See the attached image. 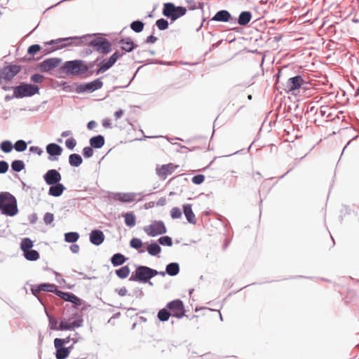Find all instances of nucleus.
I'll return each mask as SVG.
<instances>
[{
	"instance_id": "1",
	"label": "nucleus",
	"mask_w": 359,
	"mask_h": 359,
	"mask_svg": "<svg viewBox=\"0 0 359 359\" xmlns=\"http://www.w3.org/2000/svg\"><path fill=\"white\" fill-rule=\"evenodd\" d=\"M0 210L3 214L8 216H14L18 213L17 201L11 194L0 193Z\"/></svg>"
},
{
	"instance_id": "2",
	"label": "nucleus",
	"mask_w": 359,
	"mask_h": 359,
	"mask_svg": "<svg viewBox=\"0 0 359 359\" xmlns=\"http://www.w3.org/2000/svg\"><path fill=\"white\" fill-rule=\"evenodd\" d=\"M88 70V66L81 60L67 61L61 67L62 73L72 76L84 74Z\"/></svg>"
},
{
	"instance_id": "3",
	"label": "nucleus",
	"mask_w": 359,
	"mask_h": 359,
	"mask_svg": "<svg viewBox=\"0 0 359 359\" xmlns=\"http://www.w3.org/2000/svg\"><path fill=\"white\" fill-rule=\"evenodd\" d=\"M152 273V268L149 266L135 265V269L132 272L128 280L142 283L144 281H149V278H153Z\"/></svg>"
},
{
	"instance_id": "4",
	"label": "nucleus",
	"mask_w": 359,
	"mask_h": 359,
	"mask_svg": "<svg viewBox=\"0 0 359 359\" xmlns=\"http://www.w3.org/2000/svg\"><path fill=\"white\" fill-rule=\"evenodd\" d=\"M165 306L172 317L177 319H181L183 317L189 318L188 314H186L184 302L180 299H175L168 302Z\"/></svg>"
},
{
	"instance_id": "5",
	"label": "nucleus",
	"mask_w": 359,
	"mask_h": 359,
	"mask_svg": "<svg viewBox=\"0 0 359 359\" xmlns=\"http://www.w3.org/2000/svg\"><path fill=\"white\" fill-rule=\"evenodd\" d=\"M45 314L48 320V328L55 331H68L67 319L62 318L58 323V320L45 308Z\"/></svg>"
},
{
	"instance_id": "6",
	"label": "nucleus",
	"mask_w": 359,
	"mask_h": 359,
	"mask_svg": "<svg viewBox=\"0 0 359 359\" xmlns=\"http://www.w3.org/2000/svg\"><path fill=\"white\" fill-rule=\"evenodd\" d=\"M39 88L32 84L22 83L13 88V94L15 97H29L36 94Z\"/></svg>"
},
{
	"instance_id": "7",
	"label": "nucleus",
	"mask_w": 359,
	"mask_h": 359,
	"mask_svg": "<svg viewBox=\"0 0 359 359\" xmlns=\"http://www.w3.org/2000/svg\"><path fill=\"white\" fill-rule=\"evenodd\" d=\"M18 65H8L0 69V83L11 81L20 72Z\"/></svg>"
},
{
	"instance_id": "8",
	"label": "nucleus",
	"mask_w": 359,
	"mask_h": 359,
	"mask_svg": "<svg viewBox=\"0 0 359 359\" xmlns=\"http://www.w3.org/2000/svg\"><path fill=\"white\" fill-rule=\"evenodd\" d=\"M57 286L54 283H41L30 285V290L34 297L41 292H52L55 294Z\"/></svg>"
},
{
	"instance_id": "9",
	"label": "nucleus",
	"mask_w": 359,
	"mask_h": 359,
	"mask_svg": "<svg viewBox=\"0 0 359 359\" xmlns=\"http://www.w3.org/2000/svg\"><path fill=\"white\" fill-rule=\"evenodd\" d=\"M144 231L149 236H155L166 232L164 223L161 221H153L149 225L144 227Z\"/></svg>"
},
{
	"instance_id": "10",
	"label": "nucleus",
	"mask_w": 359,
	"mask_h": 359,
	"mask_svg": "<svg viewBox=\"0 0 359 359\" xmlns=\"http://www.w3.org/2000/svg\"><path fill=\"white\" fill-rule=\"evenodd\" d=\"M180 168L179 165L174 163H168L158 165L156 168V172L161 180H165L169 175L173 174L177 169Z\"/></svg>"
},
{
	"instance_id": "11",
	"label": "nucleus",
	"mask_w": 359,
	"mask_h": 359,
	"mask_svg": "<svg viewBox=\"0 0 359 359\" xmlns=\"http://www.w3.org/2000/svg\"><path fill=\"white\" fill-rule=\"evenodd\" d=\"M83 313L81 311L73 313L67 319L68 331H73L76 328L81 327L83 325Z\"/></svg>"
},
{
	"instance_id": "12",
	"label": "nucleus",
	"mask_w": 359,
	"mask_h": 359,
	"mask_svg": "<svg viewBox=\"0 0 359 359\" xmlns=\"http://www.w3.org/2000/svg\"><path fill=\"white\" fill-rule=\"evenodd\" d=\"M306 83V82L303 79V78L298 75L290 78L284 86L283 90L286 93L293 92L296 90H299L304 84Z\"/></svg>"
},
{
	"instance_id": "13",
	"label": "nucleus",
	"mask_w": 359,
	"mask_h": 359,
	"mask_svg": "<svg viewBox=\"0 0 359 359\" xmlns=\"http://www.w3.org/2000/svg\"><path fill=\"white\" fill-rule=\"evenodd\" d=\"M90 46L102 53H107L111 50V43L102 38H97L90 43Z\"/></svg>"
},
{
	"instance_id": "14",
	"label": "nucleus",
	"mask_w": 359,
	"mask_h": 359,
	"mask_svg": "<svg viewBox=\"0 0 359 359\" xmlns=\"http://www.w3.org/2000/svg\"><path fill=\"white\" fill-rule=\"evenodd\" d=\"M43 179L47 184L53 185L59 183L62 179L60 173L54 169L49 170L43 175Z\"/></svg>"
},
{
	"instance_id": "15",
	"label": "nucleus",
	"mask_w": 359,
	"mask_h": 359,
	"mask_svg": "<svg viewBox=\"0 0 359 359\" xmlns=\"http://www.w3.org/2000/svg\"><path fill=\"white\" fill-rule=\"evenodd\" d=\"M102 86V81H101L100 79H97L91 82L80 86L79 89L81 92H93L96 90L101 88Z\"/></svg>"
},
{
	"instance_id": "16",
	"label": "nucleus",
	"mask_w": 359,
	"mask_h": 359,
	"mask_svg": "<svg viewBox=\"0 0 359 359\" xmlns=\"http://www.w3.org/2000/svg\"><path fill=\"white\" fill-rule=\"evenodd\" d=\"M60 62L61 60L57 58L47 59L40 64V69L43 72H49L57 67L60 65Z\"/></svg>"
},
{
	"instance_id": "17",
	"label": "nucleus",
	"mask_w": 359,
	"mask_h": 359,
	"mask_svg": "<svg viewBox=\"0 0 359 359\" xmlns=\"http://www.w3.org/2000/svg\"><path fill=\"white\" fill-rule=\"evenodd\" d=\"M22 252V256L25 259L30 262H34L40 258L39 252L33 248H20Z\"/></svg>"
},
{
	"instance_id": "18",
	"label": "nucleus",
	"mask_w": 359,
	"mask_h": 359,
	"mask_svg": "<svg viewBox=\"0 0 359 359\" xmlns=\"http://www.w3.org/2000/svg\"><path fill=\"white\" fill-rule=\"evenodd\" d=\"M104 235L100 230H93L90 233V241L95 245H100L104 241Z\"/></svg>"
},
{
	"instance_id": "19",
	"label": "nucleus",
	"mask_w": 359,
	"mask_h": 359,
	"mask_svg": "<svg viewBox=\"0 0 359 359\" xmlns=\"http://www.w3.org/2000/svg\"><path fill=\"white\" fill-rule=\"evenodd\" d=\"M128 259V257H126L124 255L116 252L111 257L110 262L113 266L117 267L123 265Z\"/></svg>"
},
{
	"instance_id": "20",
	"label": "nucleus",
	"mask_w": 359,
	"mask_h": 359,
	"mask_svg": "<svg viewBox=\"0 0 359 359\" xmlns=\"http://www.w3.org/2000/svg\"><path fill=\"white\" fill-rule=\"evenodd\" d=\"M183 212L188 222L192 224H195L196 223V218L195 214L192 211L191 204L184 205Z\"/></svg>"
},
{
	"instance_id": "21",
	"label": "nucleus",
	"mask_w": 359,
	"mask_h": 359,
	"mask_svg": "<svg viewBox=\"0 0 359 359\" xmlns=\"http://www.w3.org/2000/svg\"><path fill=\"white\" fill-rule=\"evenodd\" d=\"M54 346L55 348V355L56 359H66L69 357V355L67 353V348L65 346L54 344Z\"/></svg>"
},
{
	"instance_id": "22",
	"label": "nucleus",
	"mask_w": 359,
	"mask_h": 359,
	"mask_svg": "<svg viewBox=\"0 0 359 359\" xmlns=\"http://www.w3.org/2000/svg\"><path fill=\"white\" fill-rule=\"evenodd\" d=\"M167 275L170 276H176L180 271V266L178 262H170L165 266Z\"/></svg>"
},
{
	"instance_id": "23",
	"label": "nucleus",
	"mask_w": 359,
	"mask_h": 359,
	"mask_svg": "<svg viewBox=\"0 0 359 359\" xmlns=\"http://www.w3.org/2000/svg\"><path fill=\"white\" fill-rule=\"evenodd\" d=\"M65 189V187L62 184L57 183L51 185L48 190V194L52 196L58 197L62 194Z\"/></svg>"
},
{
	"instance_id": "24",
	"label": "nucleus",
	"mask_w": 359,
	"mask_h": 359,
	"mask_svg": "<svg viewBox=\"0 0 359 359\" xmlns=\"http://www.w3.org/2000/svg\"><path fill=\"white\" fill-rule=\"evenodd\" d=\"M56 296L62 298L65 302L71 303L74 298L76 297V294L71 292H65L58 289L56 290L55 294Z\"/></svg>"
},
{
	"instance_id": "25",
	"label": "nucleus",
	"mask_w": 359,
	"mask_h": 359,
	"mask_svg": "<svg viewBox=\"0 0 359 359\" xmlns=\"http://www.w3.org/2000/svg\"><path fill=\"white\" fill-rule=\"evenodd\" d=\"M230 18V13L227 11L222 10L218 11L212 18V20L218 22H228Z\"/></svg>"
},
{
	"instance_id": "26",
	"label": "nucleus",
	"mask_w": 359,
	"mask_h": 359,
	"mask_svg": "<svg viewBox=\"0 0 359 359\" xmlns=\"http://www.w3.org/2000/svg\"><path fill=\"white\" fill-rule=\"evenodd\" d=\"M115 198L125 203H130L135 201V194L133 193H118L115 195Z\"/></svg>"
},
{
	"instance_id": "27",
	"label": "nucleus",
	"mask_w": 359,
	"mask_h": 359,
	"mask_svg": "<svg viewBox=\"0 0 359 359\" xmlns=\"http://www.w3.org/2000/svg\"><path fill=\"white\" fill-rule=\"evenodd\" d=\"M119 43L121 48L126 52H130L135 48L134 43L130 39H121Z\"/></svg>"
},
{
	"instance_id": "28",
	"label": "nucleus",
	"mask_w": 359,
	"mask_h": 359,
	"mask_svg": "<svg viewBox=\"0 0 359 359\" xmlns=\"http://www.w3.org/2000/svg\"><path fill=\"white\" fill-rule=\"evenodd\" d=\"M130 273V269L128 265L122 266L121 267L115 270V274L120 279L126 278Z\"/></svg>"
},
{
	"instance_id": "29",
	"label": "nucleus",
	"mask_w": 359,
	"mask_h": 359,
	"mask_svg": "<svg viewBox=\"0 0 359 359\" xmlns=\"http://www.w3.org/2000/svg\"><path fill=\"white\" fill-rule=\"evenodd\" d=\"M47 153L51 156H59L62 153V148L54 143L48 144L46 147Z\"/></svg>"
},
{
	"instance_id": "30",
	"label": "nucleus",
	"mask_w": 359,
	"mask_h": 359,
	"mask_svg": "<svg viewBox=\"0 0 359 359\" xmlns=\"http://www.w3.org/2000/svg\"><path fill=\"white\" fill-rule=\"evenodd\" d=\"M177 7L172 3H166L163 6V14L170 18H172L174 11H175Z\"/></svg>"
},
{
	"instance_id": "31",
	"label": "nucleus",
	"mask_w": 359,
	"mask_h": 359,
	"mask_svg": "<svg viewBox=\"0 0 359 359\" xmlns=\"http://www.w3.org/2000/svg\"><path fill=\"white\" fill-rule=\"evenodd\" d=\"M252 18V14L249 11L242 12L239 17L238 22L240 25H246L250 21Z\"/></svg>"
},
{
	"instance_id": "32",
	"label": "nucleus",
	"mask_w": 359,
	"mask_h": 359,
	"mask_svg": "<svg viewBox=\"0 0 359 359\" xmlns=\"http://www.w3.org/2000/svg\"><path fill=\"white\" fill-rule=\"evenodd\" d=\"M90 144L92 147L101 148L104 144V139L102 135H97L90 140Z\"/></svg>"
},
{
	"instance_id": "33",
	"label": "nucleus",
	"mask_w": 359,
	"mask_h": 359,
	"mask_svg": "<svg viewBox=\"0 0 359 359\" xmlns=\"http://www.w3.org/2000/svg\"><path fill=\"white\" fill-rule=\"evenodd\" d=\"M172 317L171 313L166 309V306L160 309L157 313V318L161 322H166Z\"/></svg>"
},
{
	"instance_id": "34",
	"label": "nucleus",
	"mask_w": 359,
	"mask_h": 359,
	"mask_svg": "<svg viewBox=\"0 0 359 359\" xmlns=\"http://www.w3.org/2000/svg\"><path fill=\"white\" fill-rule=\"evenodd\" d=\"M137 250L138 253H143L147 252L149 255L153 257H158L161 252L162 248H135Z\"/></svg>"
},
{
	"instance_id": "35",
	"label": "nucleus",
	"mask_w": 359,
	"mask_h": 359,
	"mask_svg": "<svg viewBox=\"0 0 359 359\" xmlns=\"http://www.w3.org/2000/svg\"><path fill=\"white\" fill-rule=\"evenodd\" d=\"M125 224L126 226L132 227L135 225L136 218L133 212H127L123 215Z\"/></svg>"
},
{
	"instance_id": "36",
	"label": "nucleus",
	"mask_w": 359,
	"mask_h": 359,
	"mask_svg": "<svg viewBox=\"0 0 359 359\" xmlns=\"http://www.w3.org/2000/svg\"><path fill=\"white\" fill-rule=\"evenodd\" d=\"M82 158L77 154H72L69 157V164L72 166L78 167L82 163Z\"/></svg>"
},
{
	"instance_id": "37",
	"label": "nucleus",
	"mask_w": 359,
	"mask_h": 359,
	"mask_svg": "<svg viewBox=\"0 0 359 359\" xmlns=\"http://www.w3.org/2000/svg\"><path fill=\"white\" fill-rule=\"evenodd\" d=\"M69 40H71L72 42L71 43H68L67 45H70L72 43H76V44H79V39L78 38H64V39H57V40H52L51 41L48 42V43H46V44H58L60 43V42L62 41H69ZM67 46V44H65L64 46ZM61 48L63 47V46H60Z\"/></svg>"
},
{
	"instance_id": "38",
	"label": "nucleus",
	"mask_w": 359,
	"mask_h": 359,
	"mask_svg": "<svg viewBox=\"0 0 359 359\" xmlns=\"http://www.w3.org/2000/svg\"><path fill=\"white\" fill-rule=\"evenodd\" d=\"M11 168L14 171L20 172L25 168V164L22 161L15 160L11 163Z\"/></svg>"
},
{
	"instance_id": "39",
	"label": "nucleus",
	"mask_w": 359,
	"mask_h": 359,
	"mask_svg": "<svg viewBox=\"0 0 359 359\" xmlns=\"http://www.w3.org/2000/svg\"><path fill=\"white\" fill-rule=\"evenodd\" d=\"M65 241L68 243H74L79 238V235L76 232L67 233H65Z\"/></svg>"
},
{
	"instance_id": "40",
	"label": "nucleus",
	"mask_w": 359,
	"mask_h": 359,
	"mask_svg": "<svg viewBox=\"0 0 359 359\" xmlns=\"http://www.w3.org/2000/svg\"><path fill=\"white\" fill-rule=\"evenodd\" d=\"M131 29L135 32H140L143 30L144 23L141 21H134L130 24Z\"/></svg>"
},
{
	"instance_id": "41",
	"label": "nucleus",
	"mask_w": 359,
	"mask_h": 359,
	"mask_svg": "<svg viewBox=\"0 0 359 359\" xmlns=\"http://www.w3.org/2000/svg\"><path fill=\"white\" fill-rule=\"evenodd\" d=\"M85 303V301L78 296L76 295V297L74 298L72 302H71L72 306L74 309H80L81 306L83 305V304Z\"/></svg>"
},
{
	"instance_id": "42",
	"label": "nucleus",
	"mask_w": 359,
	"mask_h": 359,
	"mask_svg": "<svg viewBox=\"0 0 359 359\" xmlns=\"http://www.w3.org/2000/svg\"><path fill=\"white\" fill-rule=\"evenodd\" d=\"M186 12H187V9L184 7H182V6L177 7L175 9V11H174V13H173L174 15L172 18V20H175L178 18L183 16L184 15H185Z\"/></svg>"
},
{
	"instance_id": "43",
	"label": "nucleus",
	"mask_w": 359,
	"mask_h": 359,
	"mask_svg": "<svg viewBox=\"0 0 359 359\" xmlns=\"http://www.w3.org/2000/svg\"><path fill=\"white\" fill-rule=\"evenodd\" d=\"M114 65V63L109 59L107 61H103L102 63L100 65V67L97 72V74H100L101 72H104L108 69H109L111 67Z\"/></svg>"
},
{
	"instance_id": "44",
	"label": "nucleus",
	"mask_w": 359,
	"mask_h": 359,
	"mask_svg": "<svg viewBox=\"0 0 359 359\" xmlns=\"http://www.w3.org/2000/svg\"><path fill=\"white\" fill-rule=\"evenodd\" d=\"M0 148L4 152L8 153L13 149V144L10 141H4L1 143Z\"/></svg>"
},
{
	"instance_id": "45",
	"label": "nucleus",
	"mask_w": 359,
	"mask_h": 359,
	"mask_svg": "<svg viewBox=\"0 0 359 359\" xmlns=\"http://www.w3.org/2000/svg\"><path fill=\"white\" fill-rule=\"evenodd\" d=\"M27 143L23 140H18L15 142L14 147L18 151H23L27 149Z\"/></svg>"
},
{
	"instance_id": "46",
	"label": "nucleus",
	"mask_w": 359,
	"mask_h": 359,
	"mask_svg": "<svg viewBox=\"0 0 359 359\" xmlns=\"http://www.w3.org/2000/svg\"><path fill=\"white\" fill-rule=\"evenodd\" d=\"M72 341V337L70 335L65 338H55L54 339V344H58L62 346H65L66 344H69Z\"/></svg>"
},
{
	"instance_id": "47",
	"label": "nucleus",
	"mask_w": 359,
	"mask_h": 359,
	"mask_svg": "<svg viewBox=\"0 0 359 359\" xmlns=\"http://www.w3.org/2000/svg\"><path fill=\"white\" fill-rule=\"evenodd\" d=\"M158 242L161 245L166 246H171L172 244L171 238L168 236L161 237Z\"/></svg>"
},
{
	"instance_id": "48",
	"label": "nucleus",
	"mask_w": 359,
	"mask_h": 359,
	"mask_svg": "<svg viewBox=\"0 0 359 359\" xmlns=\"http://www.w3.org/2000/svg\"><path fill=\"white\" fill-rule=\"evenodd\" d=\"M156 25L160 30H164L168 27V21L163 18L158 20L156 22Z\"/></svg>"
},
{
	"instance_id": "49",
	"label": "nucleus",
	"mask_w": 359,
	"mask_h": 359,
	"mask_svg": "<svg viewBox=\"0 0 359 359\" xmlns=\"http://www.w3.org/2000/svg\"><path fill=\"white\" fill-rule=\"evenodd\" d=\"M170 215L172 219H179L182 217V211L177 208L175 207L170 210Z\"/></svg>"
},
{
	"instance_id": "50",
	"label": "nucleus",
	"mask_w": 359,
	"mask_h": 359,
	"mask_svg": "<svg viewBox=\"0 0 359 359\" xmlns=\"http://www.w3.org/2000/svg\"><path fill=\"white\" fill-rule=\"evenodd\" d=\"M128 295L135 296V298L140 299L144 297V294L142 288L136 287L133 290V294L129 293Z\"/></svg>"
},
{
	"instance_id": "51",
	"label": "nucleus",
	"mask_w": 359,
	"mask_h": 359,
	"mask_svg": "<svg viewBox=\"0 0 359 359\" xmlns=\"http://www.w3.org/2000/svg\"><path fill=\"white\" fill-rule=\"evenodd\" d=\"M205 180V176L203 175H197L192 177L191 181L195 184H201Z\"/></svg>"
},
{
	"instance_id": "52",
	"label": "nucleus",
	"mask_w": 359,
	"mask_h": 359,
	"mask_svg": "<svg viewBox=\"0 0 359 359\" xmlns=\"http://www.w3.org/2000/svg\"><path fill=\"white\" fill-rule=\"evenodd\" d=\"M54 219V215L53 213L47 212L43 217V221L46 224H50Z\"/></svg>"
},
{
	"instance_id": "53",
	"label": "nucleus",
	"mask_w": 359,
	"mask_h": 359,
	"mask_svg": "<svg viewBox=\"0 0 359 359\" xmlns=\"http://www.w3.org/2000/svg\"><path fill=\"white\" fill-rule=\"evenodd\" d=\"M76 144V141L74 138H69L65 142L66 147L69 149H73Z\"/></svg>"
},
{
	"instance_id": "54",
	"label": "nucleus",
	"mask_w": 359,
	"mask_h": 359,
	"mask_svg": "<svg viewBox=\"0 0 359 359\" xmlns=\"http://www.w3.org/2000/svg\"><path fill=\"white\" fill-rule=\"evenodd\" d=\"M41 50V47L38 44L32 45L28 48V53L29 54L34 55L38 53Z\"/></svg>"
},
{
	"instance_id": "55",
	"label": "nucleus",
	"mask_w": 359,
	"mask_h": 359,
	"mask_svg": "<svg viewBox=\"0 0 359 359\" xmlns=\"http://www.w3.org/2000/svg\"><path fill=\"white\" fill-rule=\"evenodd\" d=\"M43 80V76L39 74H34L31 76V81L34 83H41Z\"/></svg>"
},
{
	"instance_id": "56",
	"label": "nucleus",
	"mask_w": 359,
	"mask_h": 359,
	"mask_svg": "<svg viewBox=\"0 0 359 359\" xmlns=\"http://www.w3.org/2000/svg\"><path fill=\"white\" fill-rule=\"evenodd\" d=\"M83 152V156L86 158L91 157L93 154V150L90 147H84Z\"/></svg>"
},
{
	"instance_id": "57",
	"label": "nucleus",
	"mask_w": 359,
	"mask_h": 359,
	"mask_svg": "<svg viewBox=\"0 0 359 359\" xmlns=\"http://www.w3.org/2000/svg\"><path fill=\"white\" fill-rule=\"evenodd\" d=\"M8 169V164L4 161H0V173H5Z\"/></svg>"
},
{
	"instance_id": "58",
	"label": "nucleus",
	"mask_w": 359,
	"mask_h": 359,
	"mask_svg": "<svg viewBox=\"0 0 359 359\" xmlns=\"http://www.w3.org/2000/svg\"><path fill=\"white\" fill-rule=\"evenodd\" d=\"M20 247H33V243L29 238H26L22 241Z\"/></svg>"
},
{
	"instance_id": "59",
	"label": "nucleus",
	"mask_w": 359,
	"mask_h": 359,
	"mask_svg": "<svg viewBox=\"0 0 359 359\" xmlns=\"http://www.w3.org/2000/svg\"><path fill=\"white\" fill-rule=\"evenodd\" d=\"M142 243L139 238H133L130 241V247H142Z\"/></svg>"
},
{
	"instance_id": "60",
	"label": "nucleus",
	"mask_w": 359,
	"mask_h": 359,
	"mask_svg": "<svg viewBox=\"0 0 359 359\" xmlns=\"http://www.w3.org/2000/svg\"><path fill=\"white\" fill-rule=\"evenodd\" d=\"M152 272L153 278H154L156 276H165L167 274L165 269V271H157L156 269H152Z\"/></svg>"
},
{
	"instance_id": "61",
	"label": "nucleus",
	"mask_w": 359,
	"mask_h": 359,
	"mask_svg": "<svg viewBox=\"0 0 359 359\" xmlns=\"http://www.w3.org/2000/svg\"><path fill=\"white\" fill-rule=\"evenodd\" d=\"M115 292L121 297L126 296L128 294V290L125 287H123L120 289H115Z\"/></svg>"
},
{
	"instance_id": "62",
	"label": "nucleus",
	"mask_w": 359,
	"mask_h": 359,
	"mask_svg": "<svg viewBox=\"0 0 359 359\" xmlns=\"http://www.w3.org/2000/svg\"><path fill=\"white\" fill-rule=\"evenodd\" d=\"M81 340H83V337L78 332H75L74 334V337L72 338L73 344L78 343Z\"/></svg>"
},
{
	"instance_id": "63",
	"label": "nucleus",
	"mask_w": 359,
	"mask_h": 359,
	"mask_svg": "<svg viewBox=\"0 0 359 359\" xmlns=\"http://www.w3.org/2000/svg\"><path fill=\"white\" fill-rule=\"evenodd\" d=\"M29 151L32 153L37 154L38 155H41L42 154V150L38 147H31L29 148Z\"/></svg>"
},
{
	"instance_id": "64",
	"label": "nucleus",
	"mask_w": 359,
	"mask_h": 359,
	"mask_svg": "<svg viewBox=\"0 0 359 359\" xmlns=\"http://www.w3.org/2000/svg\"><path fill=\"white\" fill-rule=\"evenodd\" d=\"M201 357L202 356H209L208 359H221L222 357H220L219 355H217L215 354H211V353H207V354H203L202 355H201Z\"/></svg>"
}]
</instances>
